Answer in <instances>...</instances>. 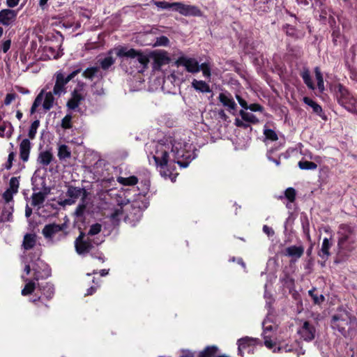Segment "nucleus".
I'll return each instance as SVG.
<instances>
[{
  "label": "nucleus",
  "instance_id": "f257e3e1",
  "mask_svg": "<svg viewBox=\"0 0 357 357\" xmlns=\"http://www.w3.org/2000/svg\"><path fill=\"white\" fill-rule=\"evenodd\" d=\"M146 150L150 165L155 167L161 176L172 181L176 177V164L187 167L197 156L192 143L179 135L153 141L146 144Z\"/></svg>",
  "mask_w": 357,
  "mask_h": 357
},
{
  "label": "nucleus",
  "instance_id": "f03ea898",
  "mask_svg": "<svg viewBox=\"0 0 357 357\" xmlns=\"http://www.w3.org/2000/svg\"><path fill=\"white\" fill-rule=\"evenodd\" d=\"M267 285H265V292H264V298L266 301V307L268 308V314L266 319L264 320L262 323L263 327V337L264 340L265 346L270 349H273V352L276 351H284V352H291L296 351L298 356L303 355L305 354V351L302 349V348L298 349V342H295L294 344H288L284 343H279L278 346H277V342L275 339V333L278 328V322L275 319L274 314H273L271 310V303L273 301L271 296L268 295L266 291Z\"/></svg>",
  "mask_w": 357,
  "mask_h": 357
},
{
  "label": "nucleus",
  "instance_id": "7ed1b4c3",
  "mask_svg": "<svg viewBox=\"0 0 357 357\" xmlns=\"http://www.w3.org/2000/svg\"><path fill=\"white\" fill-rule=\"evenodd\" d=\"M114 190H100L96 194V199L98 201L99 208L102 211V215L105 218L108 220L105 222H109V227H114L119 225L123 216V202L115 204L114 201Z\"/></svg>",
  "mask_w": 357,
  "mask_h": 357
},
{
  "label": "nucleus",
  "instance_id": "20e7f679",
  "mask_svg": "<svg viewBox=\"0 0 357 357\" xmlns=\"http://www.w3.org/2000/svg\"><path fill=\"white\" fill-rule=\"evenodd\" d=\"M331 326L345 338L352 339L357 335V319L351 310L343 307H338L331 316Z\"/></svg>",
  "mask_w": 357,
  "mask_h": 357
},
{
  "label": "nucleus",
  "instance_id": "39448f33",
  "mask_svg": "<svg viewBox=\"0 0 357 357\" xmlns=\"http://www.w3.org/2000/svg\"><path fill=\"white\" fill-rule=\"evenodd\" d=\"M116 54L122 59V62L128 63L138 73H143L149 62L147 55L132 48L121 47L116 49Z\"/></svg>",
  "mask_w": 357,
  "mask_h": 357
},
{
  "label": "nucleus",
  "instance_id": "423d86ee",
  "mask_svg": "<svg viewBox=\"0 0 357 357\" xmlns=\"http://www.w3.org/2000/svg\"><path fill=\"white\" fill-rule=\"evenodd\" d=\"M339 240L338 247L340 252L346 253L351 251L354 248L356 237L353 228L347 225H342L340 227L338 231Z\"/></svg>",
  "mask_w": 357,
  "mask_h": 357
},
{
  "label": "nucleus",
  "instance_id": "0eeeda50",
  "mask_svg": "<svg viewBox=\"0 0 357 357\" xmlns=\"http://www.w3.org/2000/svg\"><path fill=\"white\" fill-rule=\"evenodd\" d=\"M67 227L66 223L61 225L55 223L49 224L44 227L42 233L49 242L57 243L63 241L68 236Z\"/></svg>",
  "mask_w": 357,
  "mask_h": 357
},
{
  "label": "nucleus",
  "instance_id": "6e6552de",
  "mask_svg": "<svg viewBox=\"0 0 357 357\" xmlns=\"http://www.w3.org/2000/svg\"><path fill=\"white\" fill-rule=\"evenodd\" d=\"M334 91L338 103L351 112H357V100L342 84L335 86Z\"/></svg>",
  "mask_w": 357,
  "mask_h": 357
},
{
  "label": "nucleus",
  "instance_id": "1a4fd4ad",
  "mask_svg": "<svg viewBox=\"0 0 357 357\" xmlns=\"http://www.w3.org/2000/svg\"><path fill=\"white\" fill-rule=\"evenodd\" d=\"M99 243L93 239L86 236V234L81 232L79 236L75 241V248L76 252L79 255H86L93 248V245H98Z\"/></svg>",
  "mask_w": 357,
  "mask_h": 357
},
{
  "label": "nucleus",
  "instance_id": "9d476101",
  "mask_svg": "<svg viewBox=\"0 0 357 357\" xmlns=\"http://www.w3.org/2000/svg\"><path fill=\"white\" fill-rule=\"evenodd\" d=\"M42 104L43 108L47 111L52 109L54 104V98L52 92H47L43 90L36 98L31 108V114L36 112L37 107Z\"/></svg>",
  "mask_w": 357,
  "mask_h": 357
},
{
  "label": "nucleus",
  "instance_id": "9b49d317",
  "mask_svg": "<svg viewBox=\"0 0 357 357\" xmlns=\"http://www.w3.org/2000/svg\"><path fill=\"white\" fill-rule=\"evenodd\" d=\"M80 69L75 70L66 77L61 73H57L56 75V82L53 89L54 95L60 96L62 93H66V84L74 78L79 73Z\"/></svg>",
  "mask_w": 357,
  "mask_h": 357
},
{
  "label": "nucleus",
  "instance_id": "f8f14e48",
  "mask_svg": "<svg viewBox=\"0 0 357 357\" xmlns=\"http://www.w3.org/2000/svg\"><path fill=\"white\" fill-rule=\"evenodd\" d=\"M297 333L301 339L306 342L312 341L316 335V328L314 324L310 321H303L298 328Z\"/></svg>",
  "mask_w": 357,
  "mask_h": 357
},
{
  "label": "nucleus",
  "instance_id": "ddd939ff",
  "mask_svg": "<svg viewBox=\"0 0 357 357\" xmlns=\"http://www.w3.org/2000/svg\"><path fill=\"white\" fill-rule=\"evenodd\" d=\"M260 344L258 338L245 337L238 340V354L243 356L245 353H253L254 346Z\"/></svg>",
  "mask_w": 357,
  "mask_h": 357
},
{
  "label": "nucleus",
  "instance_id": "4468645a",
  "mask_svg": "<svg viewBox=\"0 0 357 357\" xmlns=\"http://www.w3.org/2000/svg\"><path fill=\"white\" fill-rule=\"evenodd\" d=\"M178 67L183 66L185 69L191 73H196L200 70L198 61L188 56H181L176 61Z\"/></svg>",
  "mask_w": 357,
  "mask_h": 357
},
{
  "label": "nucleus",
  "instance_id": "2eb2a0df",
  "mask_svg": "<svg viewBox=\"0 0 357 357\" xmlns=\"http://www.w3.org/2000/svg\"><path fill=\"white\" fill-rule=\"evenodd\" d=\"M176 12L186 17H199L202 15L201 10L196 6L185 4L182 2H176Z\"/></svg>",
  "mask_w": 357,
  "mask_h": 357
},
{
  "label": "nucleus",
  "instance_id": "dca6fc26",
  "mask_svg": "<svg viewBox=\"0 0 357 357\" xmlns=\"http://www.w3.org/2000/svg\"><path fill=\"white\" fill-rule=\"evenodd\" d=\"M67 196L68 197L64 202L66 204L71 205L77 201L78 198L84 199L88 197V192L84 188L70 186L67 190Z\"/></svg>",
  "mask_w": 357,
  "mask_h": 357
},
{
  "label": "nucleus",
  "instance_id": "f3484780",
  "mask_svg": "<svg viewBox=\"0 0 357 357\" xmlns=\"http://www.w3.org/2000/svg\"><path fill=\"white\" fill-rule=\"evenodd\" d=\"M17 11L10 8L0 11V24L6 26H11L16 20Z\"/></svg>",
  "mask_w": 357,
  "mask_h": 357
},
{
  "label": "nucleus",
  "instance_id": "a211bd4d",
  "mask_svg": "<svg viewBox=\"0 0 357 357\" xmlns=\"http://www.w3.org/2000/svg\"><path fill=\"white\" fill-rule=\"evenodd\" d=\"M34 271V280H39L50 276L51 269L50 266L42 261H38L36 267L33 268Z\"/></svg>",
  "mask_w": 357,
  "mask_h": 357
},
{
  "label": "nucleus",
  "instance_id": "6ab92c4d",
  "mask_svg": "<svg viewBox=\"0 0 357 357\" xmlns=\"http://www.w3.org/2000/svg\"><path fill=\"white\" fill-rule=\"evenodd\" d=\"M154 68L159 69L161 66L168 64L170 59L167 52L164 50L155 51L153 53Z\"/></svg>",
  "mask_w": 357,
  "mask_h": 357
},
{
  "label": "nucleus",
  "instance_id": "aec40b11",
  "mask_svg": "<svg viewBox=\"0 0 357 357\" xmlns=\"http://www.w3.org/2000/svg\"><path fill=\"white\" fill-rule=\"evenodd\" d=\"M304 253V247L300 245H291L285 248L284 255L291 259L292 261H297Z\"/></svg>",
  "mask_w": 357,
  "mask_h": 357
},
{
  "label": "nucleus",
  "instance_id": "412c9836",
  "mask_svg": "<svg viewBox=\"0 0 357 357\" xmlns=\"http://www.w3.org/2000/svg\"><path fill=\"white\" fill-rule=\"evenodd\" d=\"M84 98L81 90L75 89L71 94V98L67 102V107L69 109L75 110L78 108L80 102Z\"/></svg>",
  "mask_w": 357,
  "mask_h": 357
},
{
  "label": "nucleus",
  "instance_id": "4be33fe9",
  "mask_svg": "<svg viewBox=\"0 0 357 357\" xmlns=\"http://www.w3.org/2000/svg\"><path fill=\"white\" fill-rule=\"evenodd\" d=\"M219 100L225 107H227L230 112L236 110V104L229 93H220Z\"/></svg>",
  "mask_w": 357,
  "mask_h": 357
},
{
  "label": "nucleus",
  "instance_id": "5701e85b",
  "mask_svg": "<svg viewBox=\"0 0 357 357\" xmlns=\"http://www.w3.org/2000/svg\"><path fill=\"white\" fill-rule=\"evenodd\" d=\"M38 289L47 298L51 299L54 294V287L49 282L38 283Z\"/></svg>",
  "mask_w": 357,
  "mask_h": 357
},
{
  "label": "nucleus",
  "instance_id": "b1692460",
  "mask_svg": "<svg viewBox=\"0 0 357 357\" xmlns=\"http://www.w3.org/2000/svg\"><path fill=\"white\" fill-rule=\"evenodd\" d=\"M31 149V143L29 139H24L20 144V154L21 159L26 162L29 159Z\"/></svg>",
  "mask_w": 357,
  "mask_h": 357
},
{
  "label": "nucleus",
  "instance_id": "393cba45",
  "mask_svg": "<svg viewBox=\"0 0 357 357\" xmlns=\"http://www.w3.org/2000/svg\"><path fill=\"white\" fill-rule=\"evenodd\" d=\"M89 202L90 201L89 199H88V197L80 199V202L79 203L74 213L76 218H83L84 217Z\"/></svg>",
  "mask_w": 357,
  "mask_h": 357
},
{
  "label": "nucleus",
  "instance_id": "a878e982",
  "mask_svg": "<svg viewBox=\"0 0 357 357\" xmlns=\"http://www.w3.org/2000/svg\"><path fill=\"white\" fill-rule=\"evenodd\" d=\"M33 190L34 192L31 196V205L40 208L45 199L46 193L43 192H36V189L35 187H33Z\"/></svg>",
  "mask_w": 357,
  "mask_h": 357
},
{
  "label": "nucleus",
  "instance_id": "bb28decb",
  "mask_svg": "<svg viewBox=\"0 0 357 357\" xmlns=\"http://www.w3.org/2000/svg\"><path fill=\"white\" fill-rule=\"evenodd\" d=\"M13 204H5L2 210L1 215L0 217V222L10 221L13 218Z\"/></svg>",
  "mask_w": 357,
  "mask_h": 357
},
{
  "label": "nucleus",
  "instance_id": "cd10ccee",
  "mask_svg": "<svg viewBox=\"0 0 357 357\" xmlns=\"http://www.w3.org/2000/svg\"><path fill=\"white\" fill-rule=\"evenodd\" d=\"M192 87L197 91L201 93H210L211 91L210 86L202 80L193 79L192 82Z\"/></svg>",
  "mask_w": 357,
  "mask_h": 357
},
{
  "label": "nucleus",
  "instance_id": "c85d7f7f",
  "mask_svg": "<svg viewBox=\"0 0 357 357\" xmlns=\"http://www.w3.org/2000/svg\"><path fill=\"white\" fill-rule=\"evenodd\" d=\"M53 158L52 154L49 151H42L38 157V162L43 167H46L50 164Z\"/></svg>",
  "mask_w": 357,
  "mask_h": 357
},
{
  "label": "nucleus",
  "instance_id": "c756f323",
  "mask_svg": "<svg viewBox=\"0 0 357 357\" xmlns=\"http://www.w3.org/2000/svg\"><path fill=\"white\" fill-rule=\"evenodd\" d=\"M186 78L187 75L181 72L180 69H177L176 70H174L167 79H171V81H173L175 84L178 85L185 82Z\"/></svg>",
  "mask_w": 357,
  "mask_h": 357
},
{
  "label": "nucleus",
  "instance_id": "7c9ffc66",
  "mask_svg": "<svg viewBox=\"0 0 357 357\" xmlns=\"http://www.w3.org/2000/svg\"><path fill=\"white\" fill-rule=\"evenodd\" d=\"M218 348L215 346H208L199 352V357H228L225 355L217 356Z\"/></svg>",
  "mask_w": 357,
  "mask_h": 357
},
{
  "label": "nucleus",
  "instance_id": "2f4dec72",
  "mask_svg": "<svg viewBox=\"0 0 357 357\" xmlns=\"http://www.w3.org/2000/svg\"><path fill=\"white\" fill-rule=\"evenodd\" d=\"M112 50L109 51L104 59H99L100 65L103 70H107L114 64L115 59L112 56Z\"/></svg>",
  "mask_w": 357,
  "mask_h": 357
},
{
  "label": "nucleus",
  "instance_id": "473e14b6",
  "mask_svg": "<svg viewBox=\"0 0 357 357\" xmlns=\"http://www.w3.org/2000/svg\"><path fill=\"white\" fill-rule=\"evenodd\" d=\"M13 126L8 122H3L0 125V136L10 137L13 133Z\"/></svg>",
  "mask_w": 357,
  "mask_h": 357
},
{
  "label": "nucleus",
  "instance_id": "72a5a7b5",
  "mask_svg": "<svg viewBox=\"0 0 357 357\" xmlns=\"http://www.w3.org/2000/svg\"><path fill=\"white\" fill-rule=\"evenodd\" d=\"M117 181L123 185L132 186L137 183L138 178L135 176H131L126 177V178L122 177V176H119L117 178Z\"/></svg>",
  "mask_w": 357,
  "mask_h": 357
},
{
  "label": "nucleus",
  "instance_id": "f704fd0d",
  "mask_svg": "<svg viewBox=\"0 0 357 357\" xmlns=\"http://www.w3.org/2000/svg\"><path fill=\"white\" fill-rule=\"evenodd\" d=\"M240 115L243 121L247 123H258V119L252 113L247 112L246 110L241 109L240 111Z\"/></svg>",
  "mask_w": 357,
  "mask_h": 357
},
{
  "label": "nucleus",
  "instance_id": "c9c22d12",
  "mask_svg": "<svg viewBox=\"0 0 357 357\" xmlns=\"http://www.w3.org/2000/svg\"><path fill=\"white\" fill-rule=\"evenodd\" d=\"M301 75L307 86L310 89H314V84L312 80L309 70L304 68L301 72Z\"/></svg>",
  "mask_w": 357,
  "mask_h": 357
},
{
  "label": "nucleus",
  "instance_id": "e433bc0d",
  "mask_svg": "<svg viewBox=\"0 0 357 357\" xmlns=\"http://www.w3.org/2000/svg\"><path fill=\"white\" fill-rule=\"evenodd\" d=\"M71 151L68 146L65 144L60 145L58 149V157L60 160H66L70 158Z\"/></svg>",
  "mask_w": 357,
  "mask_h": 357
},
{
  "label": "nucleus",
  "instance_id": "4c0bfd02",
  "mask_svg": "<svg viewBox=\"0 0 357 357\" xmlns=\"http://www.w3.org/2000/svg\"><path fill=\"white\" fill-rule=\"evenodd\" d=\"M331 244L329 242V240L327 238H324L322 245H321V250L319 254L321 258H323V259L328 258V257L330 255L329 249L331 248Z\"/></svg>",
  "mask_w": 357,
  "mask_h": 357
},
{
  "label": "nucleus",
  "instance_id": "58836bf2",
  "mask_svg": "<svg viewBox=\"0 0 357 357\" xmlns=\"http://www.w3.org/2000/svg\"><path fill=\"white\" fill-rule=\"evenodd\" d=\"M36 243V236L33 234H26L24 237L23 247L26 250L32 248Z\"/></svg>",
  "mask_w": 357,
  "mask_h": 357
},
{
  "label": "nucleus",
  "instance_id": "ea45409f",
  "mask_svg": "<svg viewBox=\"0 0 357 357\" xmlns=\"http://www.w3.org/2000/svg\"><path fill=\"white\" fill-rule=\"evenodd\" d=\"M315 77L317 81V87L321 93H323L325 90L324 82L323 76L320 69L318 67L314 68Z\"/></svg>",
  "mask_w": 357,
  "mask_h": 357
},
{
  "label": "nucleus",
  "instance_id": "a19ab883",
  "mask_svg": "<svg viewBox=\"0 0 357 357\" xmlns=\"http://www.w3.org/2000/svg\"><path fill=\"white\" fill-rule=\"evenodd\" d=\"M303 102L307 105L308 106L311 107L313 109V112L317 114H320L322 112V109L319 105H318L316 102L312 100L308 97H304L303 98Z\"/></svg>",
  "mask_w": 357,
  "mask_h": 357
},
{
  "label": "nucleus",
  "instance_id": "79ce46f5",
  "mask_svg": "<svg viewBox=\"0 0 357 357\" xmlns=\"http://www.w3.org/2000/svg\"><path fill=\"white\" fill-rule=\"evenodd\" d=\"M154 4L158 8L161 9H172L175 11L176 2L169 3L165 1H155Z\"/></svg>",
  "mask_w": 357,
  "mask_h": 357
},
{
  "label": "nucleus",
  "instance_id": "37998d69",
  "mask_svg": "<svg viewBox=\"0 0 357 357\" xmlns=\"http://www.w3.org/2000/svg\"><path fill=\"white\" fill-rule=\"evenodd\" d=\"M36 284L33 281H28L24 287V289L22 290V294L23 296H26L30 294H31L36 289Z\"/></svg>",
  "mask_w": 357,
  "mask_h": 357
},
{
  "label": "nucleus",
  "instance_id": "c03bdc74",
  "mask_svg": "<svg viewBox=\"0 0 357 357\" xmlns=\"http://www.w3.org/2000/svg\"><path fill=\"white\" fill-rule=\"evenodd\" d=\"M298 167L301 169L314 170V169H317V165L313 162L304 160V161H300L298 162Z\"/></svg>",
  "mask_w": 357,
  "mask_h": 357
},
{
  "label": "nucleus",
  "instance_id": "a18cd8bd",
  "mask_svg": "<svg viewBox=\"0 0 357 357\" xmlns=\"http://www.w3.org/2000/svg\"><path fill=\"white\" fill-rule=\"evenodd\" d=\"M308 294L315 304H320L324 301V296L322 294H317L315 289L310 290Z\"/></svg>",
  "mask_w": 357,
  "mask_h": 357
},
{
  "label": "nucleus",
  "instance_id": "49530a36",
  "mask_svg": "<svg viewBox=\"0 0 357 357\" xmlns=\"http://www.w3.org/2000/svg\"><path fill=\"white\" fill-rule=\"evenodd\" d=\"M39 126L40 121L38 120H36L31 123L28 132V136L31 139L35 138Z\"/></svg>",
  "mask_w": 357,
  "mask_h": 357
},
{
  "label": "nucleus",
  "instance_id": "de8ad7c7",
  "mask_svg": "<svg viewBox=\"0 0 357 357\" xmlns=\"http://www.w3.org/2000/svg\"><path fill=\"white\" fill-rule=\"evenodd\" d=\"M101 228L102 225L100 224H93L90 227L88 233L86 234V236H89V238H91L92 236L100 233V231H101Z\"/></svg>",
  "mask_w": 357,
  "mask_h": 357
},
{
  "label": "nucleus",
  "instance_id": "09e8293b",
  "mask_svg": "<svg viewBox=\"0 0 357 357\" xmlns=\"http://www.w3.org/2000/svg\"><path fill=\"white\" fill-rule=\"evenodd\" d=\"M98 71L99 68L98 67L88 68L84 71L83 76L91 79Z\"/></svg>",
  "mask_w": 357,
  "mask_h": 357
},
{
  "label": "nucleus",
  "instance_id": "8fccbe9b",
  "mask_svg": "<svg viewBox=\"0 0 357 357\" xmlns=\"http://www.w3.org/2000/svg\"><path fill=\"white\" fill-rule=\"evenodd\" d=\"M19 188V181L16 177H12L10 180L9 183V188L8 189L10 191H12L15 193H17Z\"/></svg>",
  "mask_w": 357,
  "mask_h": 357
},
{
  "label": "nucleus",
  "instance_id": "3c124183",
  "mask_svg": "<svg viewBox=\"0 0 357 357\" xmlns=\"http://www.w3.org/2000/svg\"><path fill=\"white\" fill-rule=\"evenodd\" d=\"M264 133L266 138L268 139L271 141H276L278 139V135L276 132L271 129H265Z\"/></svg>",
  "mask_w": 357,
  "mask_h": 357
},
{
  "label": "nucleus",
  "instance_id": "603ef678",
  "mask_svg": "<svg viewBox=\"0 0 357 357\" xmlns=\"http://www.w3.org/2000/svg\"><path fill=\"white\" fill-rule=\"evenodd\" d=\"M71 120L72 116L70 114H67L64 116V118L61 121V126L64 129H68L71 128Z\"/></svg>",
  "mask_w": 357,
  "mask_h": 357
},
{
  "label": "nucleus",
  "instance_id": "864d4df0",
  "mask_svg": "<svg viewBox=\"0 0 357 357\" xmlns=\"http://www.w3.org/2000/svg\"><path fill=\"white\" fill-rule=\"evenodd\" d=\"M285 197L290 202H293L296 197V191L292 188H289L285 190Z\"/></svg>",
  "mask_w": 357,
  "mask_h": 357
},
{
  "label": "nucleus",
  "instance_id": "5fc2aeb1",
  "mask_svg": "<svg viewBox=\"0 0 357 357\" xmlns=\"http://www.w3.org/2000/svg\"><path fill=\"white\" fill-rule=\"evenodd\" d=\"M200 70L202 71L203 75L207 79L211 77V68L206 63H202L199 66Z\"/></svg>",
  "mask_w": 357,
  "mask_h": 357
},
{
  "label": "nucleus",
  "instance_id": "6e6d98bb",
  "mask_svg": "<svg viewBox=\"0 0 357 357\" xmlns=\"http://www.w3.org/2000/svg\"><path fill=\"white\" fill-rule=\"evenodd\" d=\"M10 45L11 40L10 39L3 40L0 43V49L3 52V53H6L10 48Z\"/></svg>",
  "mask_w": 357,
  "mask_h": 357
},
{
  "label": "nucleus",
  "instance_id": "4d7b16f0",
  "mask_svg": "<svg viewBox=\"0 0 357 357\" xmlns=\"http://www.w3.org/2000/svg\"><path fill=\"white\" fill-rule=\"evenodd\" d=\"M14 194L15 193L8 190H6L4 192V193L3 194V197L6 202V204H12L10 202L13 200V197Z\"/></svg>",
  "mask_w": 357,
  "mask_h": 357
},
{
  "label": "nucleus",
  "instance_id": "13d9d810",
  "mask_svg": "<svg viewBox=\"0 0 357 357\" xmlns=\"http://www.w3.org/2000/svg\"><path fill=\"white\" fill-rule=\"evenodd\" d=\"M169 43V39L166 36H160L157 38L155 45L158 46H167Z\"/></svg>",
  "mask_w": 357,
  "mask_h": 357
},
{
  "label": "nucleus",
  "instance_id": "bf43d9fd",
  "mask_svg": "<svg viewBox=\"0 0 357 357\" xmlns=\"http://www.w3.org/2000/svg\"><path fill=\"white\" fill-rule=\"evenodd\" d=\"M16 97H17V95L15 93H8L4 100V105L6 106L10 105L11 102L14 100H15Z\"/></svg>",
  "mask_w": 357,
  "mask_h": 357
},
{
  "label": "nucleus",
  "instance_id": "052dcab7",
  "mask_svg": "<svg viewBox=\"0 0 357 357\" xmlns=\"http://www.w3.org/2000/svg\"><path fill=\"white\" fill-rule=\"evenodd\" d=\"M248 109H250L252 112H262L263 107L259 104L254 103L248 105Z\"/></svg>",
  "mask_w": 357,
  "mask_h": 357
},
{
  "label": "nucleus",
  "instance_id": "680f3d73",
  "mask_svg": "<svg viewBox=\"0 0 357 357\" xmlns=\"http://www.w3.org/2000/svg\"><path fill=\"white\" fill-rule=\"evenodd\" d=\"M236 98L239 105L244 109V110L248 109V105L247 102L245 100H243L238 95H236Z\"/></svg>",
  "mask_w": 357,
  "mask_h": 357
},
{
  "label": "nucleus",
  "instance_id": "e2e57ef3",
  "mask_svg": "<svg viewBox=\"0 0 357 357\" xmlns=\"http://www.w3.org/2000/svg\"><path fill=\"white\" fill-rule=\"evenodd\" d=\"M92 91L93 94L98 95V96H102L104 94V90L102 86H93L92 87Z\"/></svg>",
  "mask_w": 357,
  "mask_h": 357
},
{
  "label": "nucleus",
  "instance_id": "0e129e2a",
  "mask_svg": "<svg viewBox=\"0 0 357 357\" xmlns=\"http://www.w3.org/2000/svg\"><path fill=\"white\" fill-rule=\"evenodd\" d=\"M263 231L268 236H273L274 235V231L273 229L267 226V225H264L263 227Z\"/></svg>",
  "mask_w": 357,
  "mask_h": 357
},
{
  "label": "nucleus",
  "instance_id": "69168bd1",
  "mask_svg": "<svg viewBox=\"0 0 357 357\" xmlns=\"http://www.w3.org/2000/svg\"><path fill=\"white\" fill-rule=\"evenodd\" d=\"M285 32L287 35L294 36L295 35V29L291 25H287L284 27Z\"/></svg>",
  "mask_w": 357,
  "mask_h": 357
},
{
  "label": "nucleus",
  "instance_id": "338daca9",
  "mask_svg": "<svg viewBox=\"0 0 357 357\" xmlns=\"http://www.w3.org/2000/svg\"><path fill=\"white\" fill-rule=\"evenodd\" d=\"M195 356V353L190 351V350H188V349H185V350H182L181 351V355L180 357H194Z\"/></svg>",
  "mask_w": 357,
  "mask_h": 357
},
{
  "label": "nucleus",
  "instance_id": "774afa93",
  "mask_svg": "<svg viewBox=\"0 0 357 357\" xmlns=\"http://www.w3.org/2000/svg\"><path fill=\"white\" fill-rule=\"evenodd\" d=\"M20 0H6V5L8 8H14L17 6Z\"/></svg>",
  "mask_w": 357,
  "mask_h": 357
}]
</instances>
